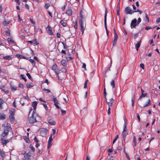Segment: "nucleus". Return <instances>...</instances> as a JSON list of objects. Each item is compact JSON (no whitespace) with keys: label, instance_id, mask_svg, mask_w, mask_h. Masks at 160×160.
<instances>
[{"label":"nucleus","instance_id":"obj_1","mask_svg":"<svg viewBox=\"0 0 160 160\" xmlns=\"http://www.w3.org/2000/svg\"><path fill=\"white\" fill-rule=\"evenodd\" d=\"M84 12L81 9L80 11L79 15V17L80 18V19L79 20V24L81 27L82 34H83L85 30V27L83 24V22L85 19L84 18Z\"/></svg>","mask_w":160,"mask_h":160},{"label":"nucleus","instance_id":"obj_2","mask_svg":"<svg viewBox=\"0 0 160 160\" xmlns=\"http://www.w3.org/2000/svg\"><path fill=\"white\" fill-rule=\"evenodd\" d=\"M36 115L34 111H33L32 112V116L28 118V120L30 124H33L37 122L36 118Z\"/></svg>","mask_w":160,"mask_h":160},{"label":"nucleus","instance_id":"obj_3","mask_svg":"<svg viewBox=\"0 0 160 160\" xmlns=\"http://www.w3.org/2000/svg\"><path fill=\"white\" fill-rule=\"evenodd\" d=\"M108 13V9L107 8H105V13L104 15V26L105 28L106 29V33L107 36H108L109 32L108 30L107 26V14Z\"/></svg>","mask_w":160,"mask_h":160},{"label":"nucleus","instance_id":"obj_4","mask_svg":"<svg viewBox=\"0 0 160 160\" xmlns=\"http://www.w3.org/2000/svg\"><path fill=\"white\" fill-rule=\"evenodd\" d=\"M124 12L126 14H132L134 12L133 11H132L131 8L129 6L126 7L124 10Z\"/></svg>","mask_w":160,"mask_h":160},{"label":"nucleus","instance_id":"obj_5","mask_svg":"<svg viewBox=\"0 0 160 160\" xmlns=\"http://www.w3.org/2000/svg\"><path fill=\"white\" fill-rule=\"evenodd\" d=\"M137 25H138V24H137V19L136 18H134L131 21L130 25L131 27L132 28H135Z\"/></svg>","mask_w":160,"mask_h":160},{"label":"nucleus","instance_id":"obj_6","mask_svg":"<svg viewBox=\"0 0 160 160\" xmlns=\"http://www.w3.org/2000/svg\"><path fill=\"white\" fill-rule=\"evenodd\" d=\"M53 141L52 138V134L50 137H49V140L48 142V149L50 148L51 146L52 145L51 142Z\"/></svg>","mask_w":160,"mask_h":160},{"label":"nucleus","instance_id":"obj_7","mask_svg":"<svg viewBox=\"0 0 160 160\" xmlns=\"http://www.w3.org/2000/svg\"><path fill=\"white\" fill-rule=\"evenodd\" d=\"M128 134V129H125L124 128L123 132L122 133V134L123 136V139L124 140L126 138V136Z\"/></svg>","mask_w":160,"mask_h":160},{"label":"nucleus","instance_id":"obj_8","mask_svg":"<svg viewBox=\"0 0 160 160\" xmlns=\"http://www.w3.org/2000/svg\"><path fill=\"white\" fill-rule=\"evenodd\" d=\"M52 69L53 70L55 73L58 74V72L59 71V69L58 68V66L57 65L55 64H54L52 66Z\"/></svg>","mask_w":160,"mask_h":160},{"label":"nucleus","instance_id":"obj_9","mask_svg":"<svg viewBox=\"0 0 160 160\" xmlns=\"http://www.w3.org/2000/svg\"><path fill=\"white\" fill-rule=\"evenodd\" d=\"M48 130L46 129L42 128L40 131V134L42 136H45L46 135Z\"/></svg>","mask_w":160,"mask_h":160},{"label":"nucleus","instance_id":"obj_10","mask_svg":"<svg viewBox=\"0 0 160 160\" xmlns=\"http://www.w3.org/2000/svg\"><path fill=\"white\" fill-rule=\"evenodd\" d=\"M106 103L108 104V105L110 106H112L113 105V103L114 102V99H113L112 98H111L110 99V101L108 102L107 101V100H105Z\"/></svg>","mask_w":160,"mask_h":160},{"label":"nucleus","instance_id":"obj_11","mask_svg":"<svg viewBox=\"0 0 160 160\" xmlns=\"http://www.w3.org/2000/svg\"><path fill=\"white\" fill-rule=\"evenodd\" d=\"M47 31L48 33L50 35H52L53 34V33L52 32L51 28L49 25L47 27Z\"/></svg>","mask_w":160,"mask_h":160},{"label":"nucleus","instance_id":"obj_12","mask_svg":"<svg viewBox=\"0 0 160 160\" xmlns=\"http://www.w3.org/2000/svg\"><path fill=\"white\" fill-rule=\"evenodd\" d=\"M16 56L18 58L20 59H25L27 60H28V57H25L19 54H17L16 55Z\"/></svg>","mask_w":160,"mask_h":160},{"label":"nucleus","instance_id":"obj_13","mask_svg":"<svg viewBox=\"0 0 160 160\" xmlns=\"http://www.w3.org/2000/svg\"><path fill=\"white\" fill-rule=\"evenodd\" d=\"M5 93H8V90L4 86L2 85L1 86L0 88Z\"/></svg>","mask_w":160,"mask_h":160},{"label":"nucleus","instance_id":"obj_14","mask_svg":"<svg viewBox=\"0 0 160 160\" xmlns=\"http://www.w3.org/2000/svg\"><path fill=\"white\" fill-rule=\"evenodd\" d=\"M0 140L1 141L2 144L4 145H6L7 143L9 142L8 140L3 139L2 138H1Z\"/></svg>","mask_w":160,"mask_h":160},{"label":"nucleus","instance_id":"obj_15","mask_svg":"<svg viewBox=\"0 0 160 160\" xmlns=\"http://www.w3.org/2000/svg\"><path fill=\"white\" fill-rule=\"evenodd\" d=\"M4 102H5L3 99L0 98V109H2L3 108L2 105Z\"/></svg>","mask_w":160,"mask_h":160},{"label":"nucleus","instance_id":"obj_16","mask_svg":"<svg viewBox=\"0 0 160 160\" xmlns=\"http://www.w3.org/2000/svg\"><path fill=\"white\" fill-rule=\"evenodd\" d=\"M3 58L5 60H11L12 59L11 56L9 55H7L3 57Z\"/></svg>","mask_w":160,"mask_h":160},{"label":"nucleus","instance_id":"obj_17","mask_svg":"<svg viewBox=\"0 0 160 160\" xmlns=\"http://www.w3.org/2000/svg\"><path fill=\"white\" fill-rule=\"evenodd\" d=\"M141 40H140V41L137 43L135 45V47L136 48L137 51H138V48L140 46L141 43Z\"/></svg>","mask_w":160,"mask_h":160},{"label":"nucleus","instance_id":"obj_18","mask_svg":"<svg viewBox=\"0 0 160 160\" xmlns=\"http://www.w3.org/2000/svg\"><path fill=\"white\" fill-rule=\"evenodd\" d=\"M48 123L51 125H55L56 124L55 122L51 119L48 120Z\"/></svg>","mask_w":160,"mask_h":160},{"label":"nucleus","instance_id":"obj_19","mask_svg":"<svg viewBox=\"0 0 160 160\" xmlns=\"http://www.w3.org/2000/svg\"><path fill=\"white\" fill-rule=\"evenodd\" d=\"M60 22L63 27L66 26L67 24V21H66L61 20Z\"/></svg>","mask_w":160,"mask_h":160},{"label":"nucleus","instance_id":"obj_20","mask_svg":"<svg viewBox=\"0 0 160 160\" xmlns=\"http://www.w3.org/2000/svg\"><path fill=\"white\" fill-rule=\"evenodd\" d=\"M61 63L62 65L64 67H66L67 65L66 61L65 60H62L61 62Z\"/></svg>","mask_w":160,"mask_h":160},{"label":"nucleus","instance_id":"obj_21","mask_svg":"<svg viewBox=\"0 0 160 160\" xmlns=\"http://www.w3.org/2000/svg\"><path fill=\"white\" fill-rule=\"evenodd\" d=\"M0 155L3 158H4L5 157V152L1 149L0 150Z\"/></svg>","mask_w":160,"mask_h":160},{"label":"nucleus","instance_id":"obj_22","mask_svg":"<svg viewBox=\"0 0 160 160\" xmlns=\"http://www.w3.org/2000/svg\"><path fill=\"white\" fill-rule=\"evenodd\" d=\"M110 84L112 86V88H114L115 87V81L114 79H112L110 82Z\"/></svg>","mask_w":160,"mask_h":160},{"label":"nucleus","instance_id":"obj_23","mask_svg":"<svg viewBox=\"0 0 160 160\" xmlns=\"http://www.w3.org/2000/svg\"><path fill=\"white\" fill-rule=\"evenodd\" d=\"M4 128L9 130H10V129H11L10 124L9 123H7L6 126Z\"/></svg>","mask_w":160,"mask_h":160},{"label":"nucleus","instance_id":"obj_24","mask_svg":"<svg viewBox=\"0 0 160 160\" xmlns=\"http://www.w3.org/2000/svg\"><path fill=\"white\" fill-rule=\"evenodd\" d=\"M34 86L32 82L29 83H27L26 84V87L27 88H29L31 87H32Z\"/></svg>","mask_w":160,"mask_h":160},{"label":"nucleus","instance_id":"obj_25","mask_svg":"<svg viewBox=\"0 0 160 160\" xmlns=\"http://www.w3.org/2000/svg\"><path fill=\"white\" fill-rule=\"evenodd\" d=\"M150 101H151L150 99H149L148 100V103L147 104H145V105H144L143 107H141V108H142V107H147V106H149L150 105H151Z\"/></svg>","mask_w":160,"mask_h":160},{"label":"nucleus","instance_id":"obj_26","mask_svg":"<svg viewBox=\"0 0 160 160\" xmlns=\"http://www.w3.org/2000/svg\"><path fill=\"white\" fill-rule=\"evenodd\" d=\"M9 24V21L6 20H4L3 22V24L4 26H6Z\"/></svg>","mask_w":160,"mask_h":160},{"label":"nucleus","instance_id":"obj_27","mask_svg":"<svg viewBox=\"0 0 160 160\" xmlns=\"http://www.w3.org/2000/svg\"><path fill=\"white\" fill-rule=\"evenodd\" d=\"M6 118L5 114L0 113V119L4 120Z\"/></svg>","mask_w":160,"mask_h":160},{"label":"nucleus","instance_id":"obj_28","mask_svg":"<svg viewBox=\"0 0 160 160\" xmlns=\"http://www.w3.org/2000/svg\"><path fill=\"white\" fill-rule=\"evenodd\" d=\"M14 115H10L9 116V119L10 120V121H15V118L13 116Z\"/></svg>","mask_w":160,"mask_h":160},{"label":"nucleus","instance_id":"obj_29","mask_svg":"<svg viewBox=\"0 0 160 160\" xmlns=\"http://www.w3.org/2000/svg\"><path fill=\"white\" fill-rule=\"evenodd\" d=\"M9 43L11 44H13L14 43V41H13L11 38H8L7 39Z\"/></svg>","mask_w":160,"mask_h":160},{"label":"nucleus","instance_id":"obj_30","mask_svg":"<svg viewBox=\"0 0 160 160\" xmlns=\"http://www.w3.org/2000/svg\"><path fill=\"white\" fill-rule=\"evenodd\" d=\"M111 67V64L110 65V66L106 70V71H105V73L104 74V76L105 77H107V75H106V73L107 72H108L110 71V68Z\"/></svg>","mask_w":160,"mask_h":160},{"label":"nucleus","instance_id":"obj_31","mask_svg":"<svg viewBox=\"0 0 160 160\" xmlns=\"http://www.w3.org/2000/svg\"><path fill=\"white\" fill-rule=\"evenodd\" d=\"M52 101L54 103V104H58V100L56 99V98H54L52 99Z\"/></svg>","mask_w":160,"mask_h":160},{"label":"nucleus","instance_id":"obj_32","mask_svg":"<svg viewBox=\"0 0 160 160\" xmlns=\"http://www.w3.org/2000/svg\"><path fill=\"white\" fill-rule=\"evenodd\" d=\"M137 139L135 136L133 137V142L134 143V146H137Z\"/></svg>","mask_w":160,"mask_h":160},{"label":"nucleus","instance_id":"obj_33","mask_svg":"<svg viewBox=\"0 0 160 160\" xmlns=\"http://www.w3.org/2000/svg\"><path fill=\"white\" fill-rule=\"evenodd\" d=\"M66 13L68 15L70 16L72 14V11L71 10L69 9L66 11Z\"/></svg>","mask_w":160,"mask_h":160},{"label":"nucleus","instance_id":"obj_34","mask_svg":"<svg viewBox=\"0 0 160 160\" xmlns=\"http://www.w3.org/2000/svg\"><path fill=\"white\" fill-rule=\"evenodd\" d=\"M15 109L13 108L12 109L10 110V115H14L15 113Z\"/></svg>","mask_w":160,"mask_h":160},{"label":"nucleus","instance_id":"obj_35","mask_svg":"<svg viewBox=\"0 0 160 160\" xmlns=\"http://www.w3.org/2000/svg\"><path fill=\"white\" fill-rule=\"evenodd\" d=\"M23 138L25 141L28 143H29L30 142V141L29 139L27 137V136H25L23 137Z\"/></svg>","mask_w":160,"mask_h":160},{"label":"nucleus","instance_id":"obj_36","mask_svg":"<svg viewBox=\"0 0 160 160\" xmlns=\"http://www.w3.org/2000/svg\"><path fill=\"white\" fill-rule=\"evenodd\" d=\"M29 61L31 63L33 66H35L36 65V63L35 61L32 59H30Z\"/></svg>","mask_w":160,"mask_h":160},{"label":"nucleus","instance_id":"obj_37","mask_svg":"<svg viewBox=\"0 0 160 160\" xmlns=\"http://www.w3.org/2000/svg\"><path fill=\"white\" fill-rule=\"evenodd\" d=\"M147 93H142L141 95L140 96L139 98V99H141L142 97H146L147 95Z\"/></svg>","mask_w":160,"mask_h":160},{"label":"nucleus","instance_id":"obj_38","mask_svg":"<svg viewBox=\"0 0 160 160\" xmlns=\"http://www.w3.org/2000/svg\"><path fill=\"white\" fill-rule=\"evenodd\" d=\"M23 160H31L30 157L27 155H24Z\"/></svg>","mask_w":160,"mask_h":160},{"label":"nucleus","instance_id":"obj_39","mask_svg":"<svg viewBox=\"0 0 160 160\" xmlns=\"http://www.w3.org/2000/svg\"><path fill=\"white\" fill-rule=\"evenodd\" d=\"M135 95H133V97L132 98V100H131V102H132V107H133L134 105V100H135Z\"/></svg>","mask_w":160,"mask_h":160},{"label":"nucleus","instance_id":"obj_40","mask_svg":"<svg viewBox=\"0 0 160 160\" xmlns=\"http://www.w3.org/2000/svg\"><path fill=\"white\" fill-rule=\"evenodd\" d=\"M9 131V130L4 128L3 132L8 135Z\"/></svg>","mask_w":160,"mask_h":160},{"label":"nucleus","instance_id":"obj_41","mask_svg":"<svg viewBox=\"0 0 160 160\" xmlns=\"http://www.w3.org/2000/svg\"><path fill=\"white\" fill-rule=\"evenodd\" d=\"M37 103H38V102L36 101H34V102H32V105L33 107H37Z\"/></svg>","mask_w":160,"mask_h":160},{"label":"nucleus","instance_id":"obj_42","mask_svg":"<svg viewBox=\"0 0 160 160\" xmlns=\"http://www.w3.org/2000/svg\"><path fill=\"white\" fill-rule=\"evenodd\" d=\"M118 137H119L118 135H117L114 138V139L113 140V144L117 140V139L118 138Z\"/></svg>","mask_w":160,"mask_h":160},{"label":"nucleus","instance_id":"obj_43","mask_svg":"<svg viewBox=\"0 0 160 160\" xmlns=\"http://www.w3.org/2000/svg\"><path fill=\"white\" fill-rule=\"evenodd\" d=\"M26 75L28 76V78L31 80H32V78L31 75H30V74L29 73H27L26 74Z\"/></svg>","mask_w":160,"mask_h":160},{"label":"nucleus","instance_id":"obj_44","mask_svg":"<svg viewBox=\"0 0 160 160\" xmlns=\"http://www.w3.org/2000/svg\"><path fill=\"white\" fill-rule=\"evenodd\" d=\"M24 75H20V77L22 78V79H23V80H24V81H25V82H26L27 81V79L25 77H24Z\"/></svg>","mask_w":160,"mask_h":160},{"label":"nucleus","instance_id":"obj_45","mask_svg":"<svg viewBox=\"0 0 160 160\" xmlns=\"http://www.w3.org/2000/svg\"><path fill=\"white\" fill-rule=\"evenodd\" d=\"M5 34L7 36H9L10 34V30H8V31H6Z\"/></svg>","mask_w":160,"mask_h":160},{"label":"nucleus","instance_id":"obj_46","mask_svg":"<svg viewBox=\"0 0 160 160\" xmlns=\"http://www.w3.org/2000/svg\"><path fill=\"white\" fill-rule=\"evenodd\" d=\"M30 148L33 152L35 151V149L34 148L32 145H30Z\"/></svg>","mask_w":160,"mask_h":160},{"label":"nucleus","instance_id":"obj_47","mask_svg":"<svg viewBox=\"0 0 160 160\" xmlns=\"http://www.w3.org/2000/svg\"><path fill=\"white\" fill-rule=\"evenodd\" d=\"M156 27H153V28H152L151 27H150V26H146L145 28V29L146 30H149V29H152V28H154Z\"/></svg>","mask_w":160,"mask_h":160},{"label":"nucleus","instance_id":"obj_48","mask_svg":"<svg viewBox=\"0 0 160 160\" xmlns=\"http://www.w3.org/2000/svg\"><path fill=\"white\" fill-rule=\"evenodd\" d=\"M11 90H16L17 89V87L15 86H11Z\"/></svg>","mask_w":160,"mask_h":160},{"label":"nucleus","instance_id":"obj_49","mask_svg":"<svg viewBox=\"0 0 160 160\" xmlns=\"http://www.w3.org/2000/svg\"><path fill=\"white\" fill-rule=\"evenodd\" d=\"M73 59V58L72 57H68L67 58V60L68 61L71 60Z\"/></svg>","mask_w":160,"mask_h":160},{"label":"nucleus","instance_id":"obj_50","mask_svg":"<svg viewBox=\"0 0 160 160\" xmlns=\"http://www.w3.org/2000/svg\"><path fill=\"white\" fill-rule=\"evenodd\" d=\"M117 40H113V43H112V45H113V46L114 47V46H115L116 44V43H117Z\"/></svg>","mask_w":160,"mask_h":160},{"label":"nucleus","instance_id":"obj_51","mask_svg":"<svg viewBox=\"0 0 160 160\" xmlns=\"http://www.w3.org/2000/svg\"><path fill=\"white\" fill-rule=\"evenodd\" d=\"M77 21L76 20L75 22V24L74 25V27L75 29L76 30V29L77 28Z\"/></svg>","mask_w":160,"mask_h":160},{"label":"nucleus","instance_id":"obj_52","mask_svg":"<svg viewBox=\"0 0 160 160\" xmlns=\"http://www.w3.org/2000/svg\"><path fill=\"white\" fill-rule=\"evenodd\" d=\"M118 35L117 34H114V40H117L118 38Z\"/></svg>","mask_w":160,"mask_h":160},{"label":"nucleus","instance_id":"obj_53","mask_svg":"<svg viewBox=\"0 0 160 160\" xmlns=\"http://www.w3.org/2000/svg\"><path fill=\"white\" fill-rule=\"evenodd\" d=\"M43 90L45 91V92L46 93H48L50 92V91L48 89L43 88Z\"/></svg>","mask_w":160,"mask_h":160},{"label":"nucleus","instance_id":"obj_54","mask_svg":"<svg viewBox=\"0 0 160 160\" xmlns=\"http://www.w3.org/2000/svg\"><path fill=\"white\" fill-rule=\"evenodd\" d=\"M33 43L35 44L36 45H37L38 44V43L36 40L35 39L33 41Z\"/></svg>","mask_w":160,"mask_h":160},{"label":"nucleus","instance_id":"obj_55","mask_svg":"<svg viewBox=\"0 0 160 160\" xmlns=\"http://www.w3.org/2000/svg\"><path fill=\"white\" fill-rule=\"evenodd\" d=\"M145 18H146V19L147 20L148 22H149V18H148V16L147 13L145 14Z\"/></svg>","mask_w":160,"mask_h":160},{"label":"nucleus","instance_id":"obj_56","mask_svg":"<svg viewBox=\"0 0 160 160\" xmlns=\"http://www.w3.org/2000/svg\"><path fill=\"white\" fill-rule=\"evenodd\" d=\"M103 94H104V98L105 99V100H107V98H106L107 93H106V91H104Z\"/></svg>","mask_w":160,"mask_h":160},{"label":"nucleus","instance_id":"obj_57","mask_svg":"<svg viewBox=\"0 0 160 160\" xmlns=\"http://www.w3.org/2000/svg\"><path fill=\"white\" fill-rule=\"evenodd\" d=\"M141 19L140 18H139L138 19V21L137 22V24L138 25L141 22Z\"/></svg>","mask_w":160,"mask_h":160},{"label":"nucleus","instance_id":"obj_58","mask_svg":"<svg viewBox=\"0 0 160 160\" xmlns=\"http://www.w3.org/2000/svg\"><path fill=\"white\" fill-rule=\"evenodd\" d=\"M140 65L141 68L143 69H144V64L141 63L140 64Z\"/></svg>","mask_w":160,"mask_h":160},{"label":"nucleus","instance_id":"obj_59","mask_svg":"<svg viewBox=\"0 0 160 160\" xmlns=\"http://www.w3.org/2000/svg\"><path fill=\"white\" fill-rule=\"evenodd\" d=\"M18 87L19 88H24V86L22 83H20Z\"/></svg>","mask_w":160,"mask_h":160},{"label":"nucleus","instance_id":"obj_60","mask_svg":"<svg viewBox=\"0 0 160 160\" xmlns=\"http://www.w3.org/2000/svg\"><path fill=\"white\" fill-rule=\"evenodd\" d=\"M160 22V17L158 18L156 21V22L157 23H158Z\"/></svg>","mask_w":160,"mask_h":160},{"label":"nucleus","instance_id":"obj_61","mask_svg":"<svg viewBox=\"0 0 160 160\" xmlns=\"http://www.w3.org/2000/svg\"><path fill=\"white\" fill-rule=\"evenodd\" d=\"M7 135H7L4 133L3 132L1 134V136L3 138H5V137H6Z\"/></svg>","mask_w":160,"mask_h":160},{"label":"nucleus","instance_id":"obj_62","mask_svg":"<svg viewBox=\"0 0 160 160\" xmlns=\"http://www.w3.org/2000/svg\"><path fill=\"white\" fill-rule=\"evenodd\" d=\"M50 6V5L49 4H45V7L46 9H48L49 7Z\"/></svg>","mask_w":160,"mask_h":160},{"label":"nucleus","instance_id":"obj_63","mask_svg":"<svg viewBox=\"0 0 160 160\" xmlns=\"http://www.w3.org/2000/svg\"><path fill=\"white\" fill-rule=\"evenodd\" d=\"M34 141L36 143H37L38 142V138H37L36 137H35L34 138Z\"/></svg>","mask_w":160,"mask_h":160},{"label":"nucleus","instance_id":"obj_64","mask_svg":"<svg viewBox=\"0 0 160 160\" xmlns=\"http://www.w3.org/2000/svg\"><path fill=\"white\" fill-rule=\"evenodd\" d=\"M138 36V33L135 34L133 36L134 39H135Z\"/></svg>","mask_w":160,"mask_h":160}]
</instances>
